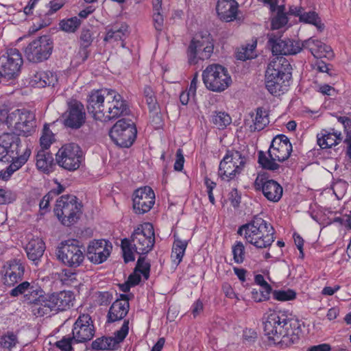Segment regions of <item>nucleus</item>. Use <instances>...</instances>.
Instances as JSON below:
<instances>
[{
	"label": "nucleus",
	"mask_w": 351,
	"mask_h": 351,
	"mask_svg": "<svg viewBox=\"0 0 351 351\" xmlns=\"http://www.w3.org/2000/svg\"><path fill=\"white\" fill-rule=\"evenodd\" d=\"M132 243L128 239H123L121 241V249L123 251V260L125 263L134 261L135 258L132 250Z\"/></svg>",
	"instance_id": "obj_47"
},
{
	"label": "nucleus",
	"mask_w": 351,
	"mask_h": 351,
	"mask_svg": "<svg viewBox=\"0 0 351 351\" xmlns=\"http://www.w3.org/2000/svg\"><path fill=\"white\" fill-rule=\"evenodd\" d=\"M91 348L93 350L96 351L100 350H115L118 348L116 346V343L112 337L103 336L101 337L97 338L92 342Z\"/></svg>",
	"instance_id": "obj_38"
},
{
	"label": "nucleus",
	"mask_w": 351,
	"mask_h": 351,
	"mask_svg": "<svg viewBox=\"0 0 351 351\" xmlns=\"http://www.w3.org/2000/svg\"><path fill=\"white\" fill-rule=\"evenodd\" d=\"M73 341V337H64L56 343V346L62 351H71L72 350L71 344Z\"/></svg>",
	"instance_id": "obj_56"
},
{
	"label": "nucleus",
	"mask_w": 351,
	"mask_h": 351,
	"mask_svg": "<svg viewBox=\"0 0 351 351\" xmlns=\"http://www.w3.org/2000/svg\"><path fill=\"white\" fill-rule=\"evenodd\" d=\"M331 347L328 343H322L317 346H313L308 348L306 351H330Z\"/></svg>",
	"instance_id": "obj_62"
},
{
	"label": "nucleus",
	"mask_w": 351,
	"mask_h": 351,
	"mask_svg": "<svg viewBox=\"0 0 351 351\" xmlns=\"http://www.w3.org/2000/svg\"><path fill=\"white\" fill-rule=\"evenodd\" d=\"M36 165L38 170L49 173L54 165L53 154L45 149H40L36 156Z\"/></svg>",
	"instance_id": "obj_32"
},
{
	"label": "nucleus",
	"mask_w": 351,
	"mask_h": 351,
	"mask_svg": "<svg viewBox=\"0 0 351 351\" xmlns=\"http://www.w3.org/2000/svg\"><path fill=\"white\" fill-rule=\"evenodd\" d=\"M300 21L313 25L320 32H323L325 28L318 14L314 11L304 12L303 14L300 16Z\"/></svg>",
	"instance_id": "obj_40"
},
{
	"label": "nucleus",
	"mask_w": 351,
	"mask_h": 351,
	"mask_svg": "<svg viewBox=\"0 0 351 351\" xmlns=\"http://www.w3.org/2000/svg\"><path fill=\"white\" fill-rule=\"evenodd\" d=\"M27 258L36 265L38 264L45 250V243L38 238L32 239L25 248Z\"/></svg>",
	"instance_id": "obj_27"
},
{
	"label": "nucleus",
	"mask_w": 351,
	"mask_h": 351,
	"mask_svg": "<svg viewBox=\"0 0 351 351\" xmlns=\"http://www.w3.org/2000/svg\"><path fill=\"white\" fill-rule=\"evenodd\" d=\"M133 210L137 215L149 212L155 203V193L148 186L136 189L133 193Z\"/></svg>",
	"instance_id": "obj_17"
},
{
	"label": "nucleus",
	"mask_w": 351,
	"mask_h": 351,
	"mask_svg": "<svg viewBox=\"0 0 351 351\" xmlns=\"http://www.w3.org/2000/svg\"><path fill=\"white\" fill-rule=\"evenodd\" d=\"M254 186L256 191H261L268 201L278 202L282 198V186L277 181L270 179L267 173L258 174Z\"/></svg>",
	"instance_id": "obj_16"
},
{
	"label": "nucleus",
	"mask_w": 351,
	"mask_h": 351,
	"mask_svg": "<svg viewBox=\"0 0 351 351\" xmlns=\"http://www.w3.org/2000/svg\"><path fill=\"white\" fill-rule=\"evenodd\" d=\"M141 277L140 274L138 271H134L132 274H131L128 278V282L132 286L134 287L141 282Z\"/></svg>",
	"instance_id": "obj_61"
},
{
	"label": "nucleus",
	"mask_w": 351,
	"mask_h": 351,
	"mask_svg": "<svg viewBox=\"0 0 351 351\" xmlns=\"http://www.w3.org/2000/svg\"><path fill=\"white\" fill-rule=\"evenodd\" d=\"M17 342V338L13 333L8 334L2 337L1 340V346L8 349H11Z\"/></svg>",
	"instance_id": "obj_57"
},
{
	"label": "nucleus",
	"mask_w": 351,
	"mask_h": 351,
	"mask_svg": "<svg viewBox=\"0 0 351 351\" xmlns=\"http://www.w3.org/2000/svg\"><path fill=\"white\" fill-rule=\"evenodd\" d=\"M233 259L236 263L241 264L245 260V247L242 242L237 241L232 247Z\"/></svg>",
	"instance_id": "obj_45"
},
{
	"label": "nucleus",
	"mask_w": 351,
	"mask_h": 351,
	"mask_svg": "<svg viewBox=\"0 0 351 351\" xmlns=\"http://www.w3.org/2000/svg\"><path fill=\"white\" fill-rule=\"evenodd\" d=\"M292 152V145L288 137L284 134L275 136L267 152L268 156L263 151L258 153V162L261 167L267 170L276 171L280 165L276 162H282L287 160Z\"/></svg>",
	"instance_id": "obj_4"
},
{
	"label": "nucleus",
	"mask_w": 351,
	"mask_h": 351,
	"mask_svg": "<svg viewBox=\"0 0 351 351\" xmlns=\"http://www.w3.org/2000/svg\"><path fill=\"white\" fill-rule=\"evenodd\" d=\"M202 80L207 89L216 93L223 92L232 83L228 69L219 64L208 65L202 73Z\"/></svg>",
	"instance_id": "obj_6"
},
{
	"label": "nucleus",
	"mask_w": 351,
	"mask_h": 351,
	"mask_svg": "<svg viewBox=\"0 0 351 351\" xmlns=\"http://www.w3.org/2000/svg\"><path fill=\"white\" fill-rule=\"evenodd\" d=\"M129 308V302L115 300L108 311L107 322L112 323L123 319L128 314Z\"/></svg>",
	"instance_id": "obj_30"
},
{
	"label": "nucleus",
	"mask_w": 351,
	"mask_h": 351,
	"mask_svg": "<svg viewBox=\"0 0 351 351\" xmlns=\"http://www.w3.org/2000/svg\"><path fill=\"white\" fill-rule=\"evenodd\" d=\"M72 195H62L56 201L54 213L64 226H71L77 221L82 213V205Z\"/></svg>",
	"instance_id": "obj_5"
},
{
	"label": "nucleus",
	"mask_w": 351,
	"mask_h": 351,
	"mask_svg": "<svg viewBox=\"0 0 351 351\" xmlns=\"http://www.w3.org/2000/svg\"><path fill=\"white\" fill-rule=\"evenodd\" d=\"M3 276V283L9 287L14 286L23 276L25 267L19 261L12 260L7 263Z\"/></svg>",
	"instance_id": "obj_25"
},
{
	"label": "nucleus",
	"mask_w": 351,
	"mask_h": 351,
	"mask_svg": "<svg viewBox=\"0 0 351 351\" xmlns=\"http://www.w3.org/2000/svg\"><path fill=\"white\" fill-rule=\"evenodd\" d=\"M238 3L235 0H218L216 10L221 20L226 22L236 19Z\"/></svg>",
	"instance_id": "obj_26"
},
{
	"label": "nucleus",
	"mask_w": 351,
	"mask_h": 351,
	"mask_svg": "<svg viewBox=\"0 0 351 351\" xmlns=\"http://www.w3.org/2000/svg\"><path fill=\"white\" fill-rule=\"evenodd\" d=\"M214 45L210 34H197L191 41L187 49L188 61L195 64L198 60L208 59L213 53Z\"/></svg>",
	"instance_id": "obj_10"
},
{
	"label": "nucleus",
	"mask_w": 351,
	"mask_h": 351,
	"mask_svg": "<svg viewBox=\"0 0 351 351\" xmlns=\"http://www.w3.org/2000/svg\"><path fill=\"white\" fill-rule=\"evenodd\" d=\"M52 143V135L46 125L44 127L43 134L40 138L41 149L48 150Z\"/></svg>",
	"instance_id": "obj_54"
},
{
	"label": "nucleus",
	"mask_w": 351,
	"mask_h": 351,
	"mask_svg": "<svg viewBox=\"0 0 351 351\" xmlns=\"http://www.w3.org/2000/svg\"><path fill=\"white\" fill-rule=\"evenodd\" d=\"M295 292L293 290L288 289L287 291H274L273 296L274 299L279 301H288L295 298Z\"/></svg>",
	"instance_id": "obj_51"
},
{
	"label": "nucleus",
	"mask_w": 351,
	"mask_h": 351,
	"mask_svg": "<svg viewBox=\"0 0 351 351\" xmlns=\"http://www.w3.org/2000/svg\"><path fill=\"white\" fill-rule=\"evenodd\" d=\"M257 45L256 40H253L251 44H247L242 47L237 53V58L240 60H246L252 59L256 56L255 54V49Z\"/></svg>",
	"instance_id": "obj_41"
},
{
	"label": "nucleus",
	"mask_w": 351,
	"mask_h": 351,
	"mask_svg": "<svg viewBox=\"0 0 351 351\" xmlns=\"http://www.w3.org/2000/svg\"><path fill=\"white\" fill-rule=\"evenodd\" d=\"M112 248L111 243L105 239L94 240L88 245L87 257L94 264L102 263L110 256Z\"/></svg>",
	"instance_id": "obj_20"
},
{
	"label": "nucleus",
	"mask_w": 351,
	"mask_h": 351,
	"mask_svg": "<svg viewBox=\"0 0 351 351\" xmlns=\"http://www.w3.org/2000/svg\"><path fill=\"white\" fill-rule=\"evenodd\" d=\"M135 271L142 274L145 280L149 277L150 264L145 261V257L140 256L137 260Z\"/></svg>",
	"instance_id": "obj_48"
},
{
	"label": "nucleus",
	"mask_w": 351,
	"mask_h": 351,
	"mask_svg": "<svg viewBox=\"0 0 351 351\" xmlns=\"http://www.w3.org/2000/svg\"><path fill=\"white\" fill-rule=\"evenodd\" d=\"M109 94V90L100 89L93 90L87 97V110L92 114L94 119H103L104 113L102 104L106 101L107 95Z\"/></svg>",
	"instance_id": "obj_22"
},
{
	"label": "nucleus",
	"mask_w": 351,
	"mask_h": 351,
	"mask_svg": "<svg viewBox=\"0 0 351 351\" xmlns=\"http://www.w3.org/2000/svg\"><path fill=\"white\" fill-rule=\"evenodd\" d=\"M230 115L224 112H215L213 115L212 122L219 130H223L231 123Z\"/></svg>",
	"instance_id": "obj_42"
},
{
	"label": "nucleus",
	"mask_w": 351,
	"mask_h": 351,
	"mask_svg": "<svg viewBox=\"0 0 351 351\" xmlns=\"http://www.w3.org/2000/svg\"><path fill=\"white\" fill-rule=\"evenodd\" d=\"M106 102L109 105V121L117 119L119 117L127 115L130 109L127 101L123 97L114 90H109L107 95Z\"/></svg>",
	"instance_id": "obj_21"
},
{
	"label": "nucleus",
	"mask_w": 351,
	"mask_h": 351,
	"mask_svg": "<svg viewBox=\"0 0 351 351\" xmlns=\"http://www.w3.org/2000/svg\"><path fill=\"white\" fill-rule=\"evenodd\" d=\"M332 130V132H330L326 130H323L321 133L317 134V144L322 149L331 147L333 145L339 144L341 141L342 136L341 132H335L334 129Z\"/></svg>",
	"instance_id": "obj_31"
},
{
	"label": "nucleus",
	"mask_w": 351,
	"mask_h": 351,
	"mask_svg": "<svg viewBox=\"0 0 351 351\" xmlns=\"http://www.w3.org/2000/svg\"><path fill=\"white\" fill-rule=\"evenodd\" d=\"M265 335L274 343H281L291 346L299 341V327L295 322L283 319L276 313L269 314L263 322Z\"/></svg>",
	"instance_id": "obj_2"
},
{
	"label": "nucleus",
	"mask_w": 351,
	"mask_h": 351,
	"mask_svg": "<svg viewBox=\"0 0 351 351\" xmlns=\"http://www.w3.org/2000/svg\"><path fill=\"white\" fill-rule=\"evenodd\" d=\"M81 25V21L77 16L62 20L60 23V28L66 32L73 33Z\"/></svg>",
	"instance_id": "obj_43"
},
{
	"label": "nucleus",
	"mask_w": 351,
	"mask_h": 351,
	"mask_svg": "<svg viewBox=\"0 0 351 351\" xmlns=\"http://www.w3.org/2000/svg\"><path fill=\"white\" fill-rule=\"evenodd\" d=\"M56 254L59 261L70 268H77L82 265L85 258L84 248L76 240L61 242Z\"/></svg>",
	"instance_id": "obj_7"
},
{
	"label": "nucleus",
	"mask_w": 351,
	"mask_h": 351,
	"mask_svg": "<svg viewBox=\"0 0 351 351\" xmlns=\"http://www.w3.org/2000/svg\"><path fill=\"white\" fill-rule=\"evenodd\" d=\"M53 49V40L48 36H43L29 43L25 49V56L28 61L38 63L47 60Z\"/></svg>",
	"instance_id": "obj_14"
},
{
	"label": "nucleus",
	"mask_w": 351,
	"mask_h": 351,
	"mask_svg": "<svg viewBox=\"0 0 351 351\" xmlns=\"http://www.w3.org/2000/svg\"><path fill=\"white\" fill-rule=\"evenodd\" d=\"M184 162V158L182 154V150L181 149H178L176 152V160L174 164V169L176 171H182L183 169Z\"/></svg>",
	"instance_id": "obj_60"
},
{
	"label": "nucleus",
	"mask_w": 351,
	"mask_h": 351,
	"mask_svg": "<svg viewBox=\"0 0 351 351\" xmlns=\"http://www.w3.org/2000/svg\"><path fill=\"white\" fill-rule=\"evenodd\" d=\"M129 331V319H125L122 326L118 330L114 332V337H112V339H114L116 343V346L117 348H119V344L122 342L126 336L128 334Z\"/></svg>",
	"instance_id": "obj_46"
},
{
	"label": "nucleus",
	"mask_w": 351,
	"mask_h": 351,
	"mask_svg": "<svg viewBox=\"0 0 351 351\" xmlns=\"http://www.w3.org/2000/svg\"><path fill=\"white\" fill-rule=\"evenodd\" d=\"M73 295L71 291H60L47 295L45 304L42 306H36L34 315L42 317L48 315L51 311H65L73 306Z\"/></svg>",
	"instance_id": "obj_12"
},
{
	"label": "nucleus",
	"mask_w": 351,
	"mask_h": 351,
	"mask_svg": "<svg viewBox=\"0 0 351 351\" xmlns=\"http://www.w3.org/2000/svg\"><path fill=\"white\" fill-rule=\"evenodd\" d=\"M72 334L75 343H84L94 337L95 327L88 314H82L78 317L73 325Z\"/></svg>",
	"instance_id": "obj_18"
},
{
	"label": "nucleus",
	"mask_w": 351,
	"mask_h": 351,
	"mask_svg": "<svg viewBox=\"0 0 351 351\" xmlns=\"http://www.w3.org/2000/svg\"><path fill=\"white\" fill-rule=\"evenodd\" d=\"M174 238L175 240L172 247L171 257L173 261L178 265L182 260L188 242L186 241H182L176 235H174Z\"/></svg>",
	"instance_id": "obj_37"
},
{
	"label": "nucleus",
	"mask_w": 351,
	"mask_h": 351,
	"mask_svg": "<svg viewBox=\"0 0 351 351\" xmlns=\"http://www.w3.org/2000/svg\"><path fill=\"white\" fill-rule=\"evenodd\" d=\"M78 274L76 268H66L62 269L59 274L60 280L63 282H74L77 280V276Z\"/></svg>",
	"instance_id": "obj_50"
},
{
	"label": "nucleus",
	"mask_w": 351,
	"mask_h": 351,
	"mask_svg": "<svg viewBox=\"0 0 351 351\" xmlns=\"http://www.w3.org/2000/svg\"><path fill=\"white\" fill-rule=\"evenodd\" d=\"M239 173V167H234V164L231 163L229 158L226 156L220 162L219 167V176L222 178H227L228 180L233 179L235 176Z\"/></svg>",
	"instance_id": "obj_35"
},
{
	"label": "nucleus",
	"mask_w": 351,
	"mask_h": 351,
	"mask_svg": "<svg viewBox=\"0 0 351 351\" xmlns=\"http://www.w3.org/2000/svg\"><path fill=\"white\" fill-rule=\"evenodd\" d=\"M80 44V51L83 55V61H85L89 55L87 48L91 45L93 41L92 32L89 29L83 28L80 32L79 38Z\"/></svg>",
	"instance_id": "obj_39"
},
{
	"label": "nucleus",
	"mask_w": 351,
	"mask_h": 351,
	"mask_svg": "<svg viewBox=\"0 0 351 351\" xmlns=\"http://www.w3.org/2000/svg\"><path fill=\"white\" fill-rule=\"evenodd\" d=\"M21 139L14 133L3 132L0 135V161H8V156L19 154Z\"/></svg>",
	"instance_id": "obj_23"
},
{
	"label": "nucleus",
	"mask_w": 351,
	"mask_h": 351,
	"mask_svg": "<svg viewBox=\"0 0 351 351\" xmlns=\"http://www.w3.org/2000/svg\"><path fill=\"white\" fill-rule=\"evenodd\" d=\"M15 198V195L10 191H5L0 189V204H9L13 202Z\"/></svg>",
	"instance_id": "obj_58"
},
{
	"label": "nucleus",
	"mask_w": 351,
	"mask_h": 351,
	"mask_svg": "<svg viewBox=\"0 0 351 351\" xmlns=\"http://www.w3.org/2000/svg\"><path fill=\"white\" fill-rule=\"evenodd\" d=\"M226 156L229 158V160H230L231 163L234 164V167H239V172L240 173L246 163V158L242 156L240 152L236 150H228Z\"/></svg>",
	"instance_id": "obj_44"
},
{
	"label": "nucleus",
	"mask_w": 351,
	"mask_h": 351,
	"mask_svg": "<svg viewBox=\"0 0 351 351\" xmlns=\"http://www.w3.org/2000/svg\"><path fill=\"white\" fill-rule=\"evenodd\" d=\"M29 282L27 281H25L19 284L10 291V295L13 297H16L19 295H23L24 296L26 293V291H27V287H29Z\"/></svg>",
	"instance_id": "obj_59"
},
{
	"label": "nucleus",
	"mask_w": 351,
	"mask_h": 351,
	"mask_svg": "<svg viewBox=\"0 0 351 351\" xmlns=\"http://www.w3.org/2000/svg\"><path fill=\"white\" fill-rule=\"evenodd\" d=\"M137 130L130 119H121L112 127L109 136L112 141L121 147H131L136 138Z\"/></svg>",
	"instance_id": "obj_11"
},
{
	"label": "nucleus",
	"mask_w": 351,
	"mask_h": 351,
	"mask_svg": "<svg viewBox=\"0 0 351 351\" xmlns=\"http://www.w3.org/2000/svg\"><path fill=\"white\" fill-rule=\"evenodd\" d=\"M65 3V0H53L50 1L49 3L47 4V6L49 7V10L43 13V16H49L50 14H52L55 12H56L58 10H59L60 8L63 7V5ZM40 16L41 17L43 16L42 13L39 14Z\"/></svg>",
	"instance_id": "obj_53"
},
{
	"label": "nucleus",
	"mask_w": 351,
	"mask_h": 351,
	"mask_svg": "<svg viewBox=\"0 0 351 351\" xmlns=\"http://www.w3.org/2000/svg\"><path fill=\"white\" fill-rule=\"evenodd\" d=\"M267 45L272 54L277 57L267 66L265 72V87L274 96H280L287 90L292 77V67L289 62L282 56L294 55L300 52V41L289 38L282 39L274 34L267 35Z\"/></svg>",
	"instance_id": "obj_1"
},
{
	"label": "nucleus",
	"mask_w": 351,
	"mask_h": 351,
	"mask_svg": "<svg viewBox=\"0 0 351 351\" xmlns=\"http://www.w3.org/2000/svg\"><path fill=\"white\" fill-rule=\"evenodd\" d=\"M161 9V6H160L158 9L154 7L153 5V20L154 23V27L157 31H162L164 25V18L161 14L160 10Z\"/></svg>",
	"instance_id": "obj_55"
},
{
	"label": "nucleus",
	"mask_w": 351,
	"mask_h": 351,
	"mask_svg": "<svg viewBox=\"0 0 351 351\" xmlns=\"http://www.w3.org/2000/svg\"><path fill=\"white\" fill-rule=\"evenodd\" d=\"M58 82L57 76L51 71H35L31 76L29 84L32 86L44 88L54 86Z\"/></svg>",
	"instance_id": "obj_28"
},
{
	"label": "nucleus",
	"mask_w": 351,
	"mask_h": 351,
	"mask_svg": "<svg viewBox=\"0 0 351 351\" xmlns=\"http://www.w3.org/2000/svg\"><path fill=\"white\" fill-rule=\"evenodd\" d=\"M252 118L253 125L250 126V130L261 131L263 130L269 123L268 112L262 107L256 109V114H250Z\"/></svg>",
	"instance_id": "obj_34"
},
{
	"label": "nucleus",
	"mask_w": 351,
	"mask_h": 351,
	"mask_svg": "<svg viewBox=\"0 0 351 351\" xmlns=\"http://www.w3.org/2000/svg\"><path fill=\"white\" fill-rule=\"evenodd\" d=\"M302 49H308L311 54L317 59L327 58L328 59L333 57V52L331 47L326 45L319 40L311 37L308 39L300 43Z\"/></svg>",
	"instance_id": "obj_24"
},
{
	"label": "nucleus",
	"mask_w": 351,
	"mask_h": 351,
	"mask_svg": "<svg viewBox=\"0 0 351 351\" xmlns=\"http://www.w3.org/2000/svg\"><path fill=\"white\" fill-rule=\"evenodd\" d=\"M30 154V149L26 148L23 154H21V145H19V154L14 152L13 154H10L8 156V158H12V163L8 166L10 171L14 173L20 169L27 161Z\"/></svg>",
	"instance_id": "obj_36"
},
{
	"label": "nucleus",
	"mask_w": 351,
	"mask_h": 351,
	"mask_svg": "<svg viewBox=\"0 0 351 351\" xmlns=\"http://www.w3.org/2000/svg\"><path fill=\"white\" fill-rule=\"evenodd\" d=\"M83 160V152L81 147L74 143L63 145L56 154L57 164L69 171L78 169Z\"/></svg>",
	"instance_id": "obj_9"
},
{
	"label": "nucleus",
	"mask_w": 351,
	"mask_h": 351,
	"mask_svg": "<svg viewBox=\"0 0 351 351\" xmlns=\"http://www.w3.org/2000/svg\"><path fill=\"white\" fill-rule=\"evenodd\" d=\"M46 295L43 290L37 285L29 283L27 291L24 295V300L27 303L32 304V312L34 314V310L36 306H42L45 304Z\"/></svg>",
	"instance_id": "obj_29"
},
{
	"label": "nucleus",
	"mask_w": 351,
	"mask_h": 351,
	"mask_svg": "<svg viewBox=\"0 0 351 351\" xmlns=\"http://www.w3.org/2000/svg\"><path fill=\"white\" fill-rule=\"evenodd\" d=\"M152 114V123L154 125L155 128H159L162 124V119L160 114L156 110L150 112Z\"/></svg>",
	"instance_id": "obj_64"
},
{
	"label": "nucleus",
	"mask_w": 351,
	"mask_h": 351,
	"mask_svg": "<svg viewBox=\"0 0 351 351\" xmlns=\"http://www.w3.org/2000/svg\"><path fill=\"white\" fill-rule=\"evenodd\" d=\"M143 95L149 111L153 112L157 110V102L154 93L149 86H146L143 90Z\"/></svg>",
	"instance_id": "obj_49"
},
{
	"label": "nucleus",
	"mask_w": 351,
	"mask_h": 351,
	"mask_svg": "<svg viewBox=\"0 0 351 351\" xmlns=\"http://www.w3.org/2000/svg\"><path fill=\"white\" fill-rule=\"evenodd\" d=\"M128 32V25L121 24L120 25H114L107 29L106 34L104 40L107 43H114L118 40L123 41V38ZM121 47H124L123 42L121 43Z\"/></svg>",
	"instance_id": "obj_33"
},
{
	"label": "nucleus",
	"mask_w": 351,
	"mask_h": 351,
	"mask_svg": "<svg viewBox=\"0 0 351 351\" xmlns=\"http://www.w3.org/2000/svg\"><path fill=\"white\" fill-rule=\"evenodd\" d=\"M275 230L271 223L259 215L240 226L237 234L244 236L245 241L257 248H267L274 241Z\"/></svg>",
	"instance_id": "obj_3"
},
{
	"label": "nucleus",
	"mask_w": 351,
	"mask_h": 351,
	"mask_svg": "<svg viewBox=\"0 0 351 351\" xmlns=\"http://www.w3.org/2000/svg\"><path fill=\"white\" fill-rule=\"evenodd\" d=\"M85 120L84 105L77 100L70 101L65 112L64 125L71 129H79L85 123Z\"/></svg>",
	"instance_id": "obj_19"
},
{
	"label": "nucleus",
	"mask_w": 351,
	"mask_h": 351,
	"mask_svg": "<svg viewBox=\"0 0 351 351\" xmlns=\"http://www.w3.org/2000/svg\"><path fill=\"white\" fill-rule=\"evenodd\" d=\"M288 22L287 15L283 13L278 12L277 15L273 18L271 21V28L273 29H278L285 26Z\"/></svg>",
	"instance_id": "obj_52"
},
{
	"label": "nucleus",
	"mask_w": 351,
	"mask_h": 351,
	"mask_svg": "<svg viewBox=\"0 0 351 351\" xmlns=\"http://www.w3.org/2000/svg\"><path fill=\"white\" fill-rule=\"evenodd\" d=\"M23 60L21 53L16 48L8 49L0 57V74L8 79L16 78L20 73Z\"/></svg>",
	"instance_id": "obj_15"
},
{
	"label": "nucleus",
	"mask_w": 351,
	"mask_h": 351,
	"mask_svg": "<svg viewBox=\"0 0 351 351\" xmlns=\"http://www.w3.org/2000/svg\"><path fill=\"white\" fill-rule=\"evenodd\" d=\"M130 240L137 254H147L152 250L155 243L153 225L149 222L139 225L132 234Z\"/></svg>",
	"instance_id": "obj_13"
},
{
	"label": "nucleus",
	"mask_w": 351,
	"mask_h": 351,
	"mask_svg": "<svg viewBox=\"0 0 351 351\" xmlns=\"http://www.w3.org/2000/svg\"><path fill=\"white\" fill-rule=\"evenodd\" d=\"M35 115L31 111L22 108L9 112L5 123L9 128L14 130L17 134L28 136L34 131Z\"/></svg>",
	"instance_id": "obj_8"
},
{
	"label": "nucleus",
	"mask_w": 351,
	"mask_h": 351,
	"mask_svg": "<svg viewBox=\"0 0 351 351\" xmlns=\"http://www.w3.org/2000/svg\"><path fill=\"white\" fill-rule=\"evenodd\" d=\"M203 311V303L201 300H197L192 306V313L195 317Z\"/></svg>",
	"instance_id": "obj_63"
}]
</instances>
